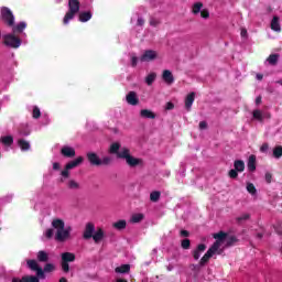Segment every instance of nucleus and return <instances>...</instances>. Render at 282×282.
Segmentation results:
<instances>
[{
	"label": "nucleus",
	"mask_w": 282,
	"mask_h": 282,
	"mask_svg": "<svg viewBox=\"0 0 282 282\" xmlns=\"http://www.w3.org/2000/svg\"><path fill=\"white\" fill-rule=\"evenodd\" d=\"M160 23H161L160 18H155V17L150 18V25L152 28H158Z\"/></svg>",
	"instance_id": "obj_38"
},
{
	"label": "nucleus",
	"mask_w": 282,
	"mask_h": 282,
	"mask_svg": "<svg viewBox=\"0 0 282 282\" xmlns=\"http://www.w3.org/2000/svg\"><path fill=\"white\" fill-rule=\"evenodd\" d=\"M95 231L96 227L94 226V224L88 223L84 231V239H91L94 237Z\"/></svg>",
	"instance_id": "obj_17"
},
{
	"label": "nucleus",
	"mask_w": 282,
	"mask_h": 282,
	"mask_svg": "<svg viewBox=\"0 0 282 282\" xmlns=\"http://www.w3.org/2000/svg\"><path fill=\"white\" fill-rule=\"evenodd\" d=\"M53 228V229H52ZM52 228L46 229L44 231V237L46 239H52V237H55V241H58L59 243H63L72 237V227H65V221L61 218H54L52 220ZM55 230V236H54Z\"/></svg>",
	"instance_id": "obj_2"
},
{
	"label": "nucleus",
	"mask_w": 282,
	"mask_h": 282,
	"mask_svg": "<svg viewBox=\"0 0 282 282\" xmlns=\"http://www.w3.org/2000/svg\"><path fill=\"white\" fill-rule=\"evenodd\" d=\"M53 171H61V163L54 162L53 163Z\"/></svg>",
	"instance_id": "obj_50"
},
{
	"label": "nucleus",
	"mask_w": 282,
	"mask_h": 282,
	"mask_svg": "<svg viewBox=\"0 0 282 282\" xmlns=\"http://www.w3.org/2000/svg\"><path fill=\"white\" fill-rule=\"evenodd\" d=\"M162 79L166 85H173V83H175V77H173V73L169 69L163 70Z\"/></svg>",
	"instance_id": "obj_18"
},
{
	"label": "nucleus",
	"mask_w": 282,
	"mask_h": 282,
	"mask_svg": "<svg viewBox=\"0 0 282 282\" xmlns=\"http://www.w3.org/2000/svg\"><path fill=\"white\" fill-rule=\"evenodd\" d=\"M74 261H76V254H74L73 252L61 253L62 272L67 274V272H69V263H74Z\"/></svg>",
	"instance_id": "obj_6"
},
{
	"label": "nucleus",
	"mask_w": 282,
	"mask_h": 282,
	"mask_svg": "<svg viewBox=\"0 0 282 282\" xmlns=\"http://www.w3.org/2000/svg\"><path fill=\"white\" fill-rule=\"evenodd\" d=\"M26 265H28V268H30V270H33V272H36V274L40 279H45L43 269L41 267H39V262H36V260H28Z\"/></svg>",
	"instance_id": "obj_10"
},
{
	"label": "nucleus",
	"mask_w": 282,
	"mask_h": 282,
	"mask_svg": "<svg viewBox=\"0 0 282 282\" xmlns=\"http://www.w3.org/2000/svg\"><path fill=\"white\" fill-rule=\"evenodd\" d=\"M234 166L238 173H243L246 169V163H243V161L241 160H238V161H235Z\"/></svg>",
	"instance_id": "obj_31"
},
{
	"label": "nucleus",
	"mask_w": 282,
	"mask_h": 282,
	"mask_svg": "<svg viewBox=\"0 0 282 282\" xmlns=\"http://www.w3.org/2000/svg\"><path fill=\"white\" fill-rule=\"evenodd\" d=\"M151 202H158L160 199V192H152L150 194Z\"/></svg>",
	"instance_id": "obj_43"
},
{
	"label": "nucleus",
	"mask_w": 282,
	"mask_h": 282,
	"mask_svg": "<svg viewBox=\"0 0 282 282\" xmlns=\"http://www.w3.org/2000/svg\"><path fill=\"white\" fill-rule=\"evenodd\" d=\"M248 169L251 172L257 171V156H254V155L249 156Z\"/></svg>",
	"instance_id": "obj_28"
},
{
	"label": "nucleus",
	"mask_w": 282,
	"mask_h": 282,
	"mask_svg": "<svg viewBox=\"0 0 282 282\" xmlns=\"http://www.w3.org/2000/svg\"><path fill=\"white\" fill-rule=\"evenodd\" d=\"M195 102V93H191L185 98V108L187 111H191V108L193 107V104Z\"/></svg>",
	"instance_id": "obj_22"
},
{
	"label": "nucleus",
	"mask_w": 282,
	"mask_h": 282,
	"mask_svg": "<svg viewBox=\"0 0 282 282\" xmlns=\"http://www.w3.org/2000/svg\"><path fill=\"white\" fill-rule=\"evenodd\" d=\"M87 158H88V162H90V164H93V166L102 165V160L98 156V154H96L94 152H89L87 154Z\"/></svg>",
	"instance_id": "obj_15"
},
{
	"label": "nucleus",
	"mask_w": 282,
	"mask_h": 282,
	"mask_svg": "<svg viewBox=\"0 0 282 282\" xmlns=\"http://www.w3.org/2000/svg\"><path fill=\"white\" fill-rule=\"evenodd\" d=\"M36 257L37 261L42 263H46V261H50V253H47V251L41 250L37 252Z\"/></svg>",
	"instance_id": "obj_24"
},
{
	"label": "nucleus",
	"mask_w": 282,
	"mask_h": 282,
	"mask_svg": "<svg viewBox=\"0 0 282 282\" xmlns=\"http://www.w3.org/2000/svg\"><path fill=\"white\" fill-rule=\"evenodd\" d=\"M253 120H258V122H263L265 118H270V115L268 112H264L260 109H256L252 111Z\"/></svg>",
	"instance_id": "obj_13"
},
{
	"label": "nucleus",
	"mask_w": 282,
	"mask_h": 282,
	"mask_svg": "<svg viewBox=\"0 0 282 282\" xmlns=\"http://www.w3.org/2000/svg\"><path fill=\"white\" fill-rule=\"evenodd\" d=\"M78 12H80V2H78V0H68V12L63 19L64 25H69V21H72Z\"/></svg>",
	"instance_id": "obj_5"
},
{
	"label": "nucleus",
	"mask_w": 282,
	"mask_h": 282,
	"mask_svg": "<svg viewBox=\"0 0 282 282\" xmlns=\"http://www.w3.org/2000/svg\"><path fill=\"white\" fill-rule=\"evenodd\" d=\"M265 63H267L268 65H276V64L279 63V54H271V55L267 58Z\"/></svg>",
	"instance_id": "obj_32"
},
{
	"label": "nucleus",
	"mask_w": 282,
	"mask_h": 282,
	"mask_svg": "<svg viewBox=\"0 0 282 282\" xmlns=\"http://www.w3.org/2000/svg\"><path fill=\"white\" fill-rule=\"evenodd\" d=\"M140 116L141 118H145L148 120H155V112H153V110L150 109H142L140 111Z\"/></svg>",
	"instance_id": "obj_21"
},
{
	"label": "nucleus",
	"mask_w": 282,
	"mask_h": 282,
	"mask_svg": "<svg viewBox=\"0 0 282 282\" xmlns=\"http://www.w3.org/2000/svg\"><path fill=\"white\" fill-rule=\"evenodd\" d=\"M241 36H242V37L248 36V31H247L246 29H242V30H241Z\"/></svg>",
	"instance_id": "obj_55"
},
{
	"label": "nucleus",
	"mask_w": 282,
	"mask_h": 282,
	"mask_svg": "<svg viewBox=\"0 0 282 282\" xmlns=\"http://www.w3.org/2000/svg\"><path fill=\"white\" fill-rule=\"evenodd\" d=\"M83 162H85V158L78 156L75 160L66 163V165L64 166V170L61 171V177H62L61 182H65V180H68L70 175L69 171H74V169H78V166H80Z\"/></svg>",
	"instance_id": "obj_4"
},
{
	"label": "nucleus",
	"mask_w": 282,
	"mask_h": 282,
	"mask_svg": "<svg viewBox=\"0 0 282 282\" xmlns=\"http://www.w3.org/2000/svg\"><path fill=\"white\" fill-rule=\"evenodd\" d=\"M181 236L182 237H188V231L187 230H182Z\"/></svg>",
	"instance_id": "obj_56"
},
{
	"label": "nucleus",
	"mask_w": 282,
	"mask_h": 282,
	"mask_svg": "<svg viewBox=\"0 0 282 282\" xmlns=\"http://www.w3.org/2000/svg\"><path fill=\"white\" fill-rule=\"evenodd\" d=\"M28 28V24L25 22H20L17 25H12V33L13 34H21L23 33V30H25Z\"/></svg>",
	"instance_id": "obj_20"
},
{
	"label": "nucleus",
	"mask_w": 282,
	"mask_h": 282,
	"mask_svg": "<svg viewBox=\"0 0 282 282\" xmlns=\"http://www.w3.org/2000/svg\"><path fill=\"white\" fill-rule=\"evenodd\" d=\"M4 45L11 47L12 50H19L21 47V39L17 36V33H8L3 35Z\"/></svg>",
	"instance_id": "obj_7"
},
{
	"label": "nucleus",
	"mask_w": 282,
	"mask_h": 282,
	"mask_svg": "<svg viewBox=\"0 0 282 282\" xmlns=\"http://www.w3.org/2000/svg\"><path fill=\"white\" fill-rule=\"evenodd\" d=\"M270 149V145L268 143H263L261 147H260V151L261 153H268V150Z\"/></svg>",
	"instance_id": "obj_46"
},
{
	"label": "nucleus",
	"mask_w": 282,
	"mask_h": 282,
	"mask_svg": "<svg viewBox=\"0 0 282 282\" xmlns=\"http://www.w3.org/2000/svg\"><path fill=\"white\" fill-rule=\"evenodd\" d=\"M200 17L203 19H208V17H210V13H208V11H206V10H203V11H200Z\"/></svg>",
	"instance_id": "obj_48"
},
{
	"label": "nucleus",
	"mask_w": 282,
	"mask_h": 282,
	"mask_svg": "<svg viewBox=\"0 0 282 282\" xmlns=\"http://www.w3.org/2000/svg\"><path fill=\"white\" fill-rule=\"evenodd\" d=\"M33 118L36 120L41 118V109L39 107H33V112H32Z\"/></svg>",
	"instance_id": "obj_42"
},
{
	"label": "nucleus",
	"mask_w": 282,
	"mask_h": 282,
	"mask_svg": "<svg viewBox=\"0 0 282 282\" xmlns=\"http://www.w3.org/2000/svg\"><path fill=\"white\" fill-rule=\"evenodd\" d=\"M113 227L117 228V230H124V228H127V221L119 220L113 224Z\"/></svg>",
	"instance_id": "obj_37"
},
{
	"label": "nucleus",
	"mask_w": 282,
	"mask_h": 282,
	"mask_svg": "<svg viewBox=\"0 0 282 282\" xmlns=\"http://www.w3.org/2000/svg\"><path fill=\"white\" fill-rule=\"evenodd\" d=\"M273 158H275V160H279L282 158V147L281 145H276L273 149Z\"/></svg>",
	"instance_id": "obj_35"
},
{
	"label": "nucleus",
	"mask_w": 282,
	"mask_h": 282,
	"mask_svg": "<svg viewBox=\"0 0 282 282\" xmlns=\"http://www.w3.org/2000/svg\"><path fill=\"white\" fill-rule=\"evenodd\" d=\"M61 153L64 158H75L76 156V150L69 145L62 147Z\"/></svg>",
	"instance_id": "obj_14"
},
{
	"label": "nucleus",
	"mask_w": 282,
	"mask_h": 282,
	"mask_svg": "<svg viewBox=\"0 0 282 282\" xmlns=\"http://www.w3.org/2000/svg\"><path fill=\"white\" fill-rule=\"evenodd\" d=\"M18 145L20 147L21 151H30V142L26 140L20 139L18 141Z\"/></svg>",
	"instance_id": "obj_33"
},
{
	"label": "nucleus",
	"mask_w": 282,
	"mask_h": 282,
	"mask_svg": "<svg viewBox=\"0 0 282 282\" xmlns=\"http://www.w3.org/2000/svg\"><path fill=\"white\" fill-rule=\"evenodd\" d=\"M259 239H261V234L258 235Z\"/></svg>",
	"instance_id": "obj_64"
},
{
	"label": "nucleus",
	"mask_w": 282,
	"mask_h": 282,
	"mask_svg": "<svg viewBox=\"0 0 282 282\" xmlns=\"http://www.w3.org/2000/svg\"><path fill=\"white\" fill-rule=\"evenodd\" d=\"M1 19L4 23H7L9 28H12V25H14V14L10 10V8H1Z\"/></svg>",
	"instance_id": "obj_8"
},
{
	"label": "nucleus",
	"mask_w": 282,
	"mask_h": 282,
	"mask_svg": "<svg viewBox=\"0 0 282 282\" xmlns=\"http://www.w3.org/2000/svg\"><path fill=\"white\" fill-rule=\"evenodd\" d=\"M271 30H273V32H281V23L279 22V17H273L272 21H271Z\"/></svg>",
	"instance_id": "obj_27"
},
{
	"label": "nucleus",
	"mask_w": 282,
	"mask_h": 282,
	"mask_svg": "<svg viewBox=\"0 0 282 282\" xmlns=\"http://www.w3.org/2000/svg\"><path fill=\"white\" fill-rule=\"evenodd\" d=\"M167 270H169V272H171L172 270H173V265H167Z\"/></svg>",
	"instance_id": "obj_61"
},
{
	"label": "nucleus",
	"mask_w": 282,
	"mask_h": 282,
	"mask_svg": "<svg viewBox=\"0 0 282 282\" xmlns=\"http://www.w3.org/2000/svg\"><path fill=\"white\" fill-rule=\"evenodd\" d=\"M126 100L128 105H131L132 107H135V105L140 102V99H138V94H135V91L128 93V95L126 96Z\"/></svg>",
	"instance_id": "obj_16"
},
{
	"label": "nucleus",
	"mask_w": 282,
	"mask_h": 282,
	"mask_svg": "<svg viewBox=\"0 0 282 282\" xmlns=\"http://www.w3.org/2000/svg\"><path fill=\"white\" fill-rule=\"evenodd\" d=\"M237 175H238V173H237L236 170H230L229 171V177L235 178V177H237Z\"/></svg>",
	"instance_id": "obj_51"
},
{
	"label": "nucleus",
	"mask_w": 282,
	"mask_h": 282,
	"mask_svg": "<svg viewBox=\"0 0 282 282\" xmlns=\"http://www.w3.org/2000/svg\"><path fill=\"white\" fill-rule=\"evenodd\" d=\"M111 163V158L105 156L104 160H101V164H110Z\"/></svg>",
	"instance_id": "obj_49"
},
{
	"label": "nucleus",
	"mask_w": 282,
	"mask_h": 282,
	"mask_svg": "<svg viewBox=\"0 0 282 282\" xmlns=\"http://www.w3.org/2000/svg\"><path fill=\"white\" fill-rule=\"evenodd\" d=\"M181 246H182V248H183L184 250H188V248H191V240L184 239V240L182 241Z\"/></svg>",
	"instance_id": "obj_45"
},
{
	"label": "nucleus",
	"mask_w": 282,
	"mask_h": 282,
	"mask_svg": "<svg viewBox=\"0 0 282 282\" xmlns=\"http://www.w3.org/2000/svg\"><path fill=\"white\" fill-rule=\"evenodd\" d=\"M203 4L200 2H197L193 6V12L194 14H199L202 12Z\"/></svg>",
	"instance_id": "obj_41"
},
{
	"label": "nucleus",
	"mask_w": 282,
	"mask_h": 282,
	"mask_svg": "<svg viewBox=\"0 0 282 282\" xmlns=\"http://www.w3.org/2000/svg\"><path fill=\"white\" fill-rule=\"evenodd\" d=\"M93 14L90 11H85V12H82L79 13V21L82 23H87V21H90Z\"/></svg>",
	"instance_id": "obj_29"
},
{
	"label": "nucleus",
	"mask_w": 282,
	"mask_h": 282,
	"mask_svg": "<svg viewBox=\"0 0 282 282\" xmlns=\"http://www.w3.org/2000/svg\"><path fill=\"white\" fill-rule=\"evenodd\" d=\"M131 270V267L129 264H122L121 267H117L115 271L117 274H127Z\"/></svg>",
	"instance_id": "obj_30"
},
{
	"label": "nucleus",
	"mask_w": 282,
	"mask_h": 282,
	"mask_svg": "<svg viewBox=\"0 0 282 282\" xmlns=\"http://www.w3.org/2000/svg\"><path fill=\"white\" fill-rule=\"evenodd\" d=\"M206 250V245L200 243L197 246L196 250L193 252L194 259L197 261L199 257H202V253Z\"/></svg>",
	"instance_id": "obj_23"
},
{
	"label": "nucleus",
	"mask_w": 282,
	"mask_h": 282,
	"mask_svg": "<svg viewBox=\"0 0 282 282\" xmlns=\"http://www.w3.org/2000/svg\"><path fill=\"white\" fill-rule=\"evenodd\" d=\"M130 23H131V25H133V28H143L144 26V18L142 15H140L139 13H134L131 17Z\"/></svg>",
	"instance_id": "obj_11"
},
{
	"label": "nucleus",
	"mask_w": 282,
	"mask_h": 282,
	"mask_svg": "<svg viewBox=\"0 0 282 282\" xmlns=\"http://www.w3.org/2000/svg\"><path fill=\"white\" fill-rule=\"evenodd\" d=\"M256 78H257V80H263V75L262 74H257Z\"/></svg>",
	"instance_id": "obj_57"
},
{
	"label": "nucleus",
	"mask_w": 282,
	"mask_h": 282,
	"mask_svg": "<svg viewBox=\"0 0 282 282\" xmlns=\"http://www.w3.org/2000/svg\"><path fill=\"white\" fill-rule=\"evenodd\" d=\"M256 105H261V97L260 96L256 98Z\"/></svg>",
	"instance_id": "obj_58"
},
{
	"label": "nucleus",
	"mask_w": 282,
	"mask_h": 282,
	"mask_svg": "<svg viewBox=\"0 0 282 282\" xmlns=\"http://www.w3.org/2000/svg\"><path fill=\"white\" fill-rule=\"evenodd\" d=\"M155 78H158V74H155V73H150V74L145 77V83H147V85H153V83H155Z\"/></svg>",
	"instance_id": "obj_34"
},
{
	"label": "nucleus",
	"mask_w": 282,
	"mask_h": 282,
	"mask_svg": "<svg viewBox=\"0 0 282 282\" xmlns=\"http://www.w3.org/2000/svg\"><path fill=\"white\" fill-rule=\"evenodd\" d=\"M214 239H216V241L200 259V262H199L200 265H206V263H208V261L212 259V257H215V254H221V252H224L225 248L227 246H230V243H232V241H235V238H232V237L229 238L228 235L224 231L214 234Z\"/></svg>",
	"instance_id": "obj_1"
},
{
	"label": "nucleus",
	"mask_w": 282,
	"mask_h": 282,
	"mask_svg": "<svg viewBox=\"0 0 282 282\" xmlns=\"http://www.w3.org/2000/svg\"><path fill=\"white\" fill-rule=\"evenodd\" d=\"M247 191L250 195H257V187H254V184L252 183L247 184Z\"/></svg>",
	"instance_id": "obj_39"
},
{
	"label": "nucleus",
	"mask_w": 282,
	"mask_h": 282,
	"mask_svg": "<svg viewBox=\"0 0 282 282\" xmlns=\"http://www.w3.org/2000/svg\"><path fill=\"white\" fill-rule=\"evenodd\" d=\"M67 188H69L70 191H79L80 188V183H78L76 180L70 178L67 181L66 183Z\"/></svg>",
	"instance_id": "obj_25"
},
{
	"label": "nucleus",
	"mask_w": 282,
	"mask_h": 282,
	"mask_svg": "<svg viewBox=\"0 0 282 282\" xmlns=\"http://www.w3.org/2000/svg\"><path fill=\"white\" fill-rule=\"evenodd\" d=\"M109 153L112 155H117L120 160H126V163L131 169H135V166H142L144 161L142 159H138L131 155V150L129 148H121L120 143L115 142L110 145Z\"/></svg>",
	"instance_id": "obj_3"
},
{
	"label": "nucleus",
	"mask_w": 282,
	"mask_h": 282,
	"mask_svg": "<svg viewBox=\"0 0 282 282\" xmlns=\"http://www.w3.org/2000/svg\"><path fill=\"white\" fill-rule=\"evenodd\" d=\"M56 270V267L53 263H46L44 267L43 272H54Z\"/></svg>",
	"instance_id": "obj_40"
},
{
	"label": "nucleus",
	"mask_w": 282,
	"mask_h": 282,
	"mask_svg": "<svg viewBox=\"0 0 282 282\" xmlns=\"http://www.w3.org/2000/svg\"><path fill=\"white\" fill-rule=\"evenodd\" d=\"M175 108V105H173V102H167L166 106H165V109L167 111H171V109H174Z\"/></svg>",
	"instance_id": "obj_53"
},
{
	"label": "nucleus",
	"mask_w": 282,
	"mask_h": 282,
	"mask_svg": "<svg viewBox=\"0 0 282 282\" xmlns=\"http://www.w3.org/2000/svg\"><path fill=\"white\" fill-rule=\"evenodd\" d=\"M131 65H132V67H135L138 65V57H135V56L131 57Z\"/></svg>",
	"instance_id": "obj_52"
},
{
	"label": "nucleus",
	"mask_w": 282,
	"mask_h": 282,
	"mask_svg": "<svg viewBox=\"0 0 282 282\" xmlns=\"http://www.w3.org/2000/svg\"><path fill=\"white\" fill-rule=\"evenodd\" d=\"M12 282H39V279L34 275H26L21 280L19 278H13Z\"/></svg>",
	"instance_id": "obj_26"
},
{
	"label": "nucleus",
	"mask_w": 282,
	"mask_h": 282,
	"mask_svg": "<svg viewBox=\"0 0 282 282\" xmlns=\"http://www.w3.org/2000/svg\"><path fill=\"white\" fill-rule=\"evenodd\" d=\"M93 239L95 243H100L102 239H105V231L102 228H98L94 234H93Z\"/></svg>",
	"instance_id": "obj_19"
},
{
	"label": "nucleus",
	"mask_w": 282,
	"mask_h": 282,
	"mask_svg": "<svg viewBox=\"0 0 282 282\" xmlns=\"http://www.w3.org/2000/svg\"><path fill=\"white\" fill-rule=\"evenodd\" d=\"M117 282H127L126 280H121V279H119V280H117Z\"/></svg>",
	"instance_id": "obj_63"
},
{
	"label": "nucleus",
	"mask_w": 282,
	"mask_h": 282,
	"mask_svg": "<svg viewBox=\"0 0 282 282\" xmlns=\"http://www.w3.org/2000/svg\"><path fill=\"white\" fill-rule=\"evenodd\" d=\"M142 219H144V215H142V214H134L131 217V223L132 224H140V221H142Z\"/></svg>",
	"instance_id": "obj_36"
},
{
	"label": "nucleus",
	"mask_w": 282,
	"mask_h": 282,
	"mask_svg": "<svg viewBox=\"0 0 282 282\" xmlns=\"http://www.w3.org/2000/svg\"><path fill=\"white\" fill-rule=\"evenodd\" d=\"M206 127H208V124L206 123V121H200V122H199V129H206Z\"/></svg>",
	"instance_id": "obj_54"
},
{
	"label": "nucleus",
	"mask_w": 282,
	"mask_h": 282,
	"mask_svg": "<svg viewBox=\"0 0 282 282\" xmlns=\"http://www.w3.org/2000/svg\"><path fill=\"white\" fill-rule=\"evenodd\" d=\"M264 180L267 184H270L272 182V174L270 172H267L264 175Z\"/></svg>",
	"instance_id": "obj_47"
},
{
	"label": "nucleus",
	"mask_w": 282,
	"mask_h": 282,
	"mask_svg": "<svg viewBox=\"0 0 282 282\" xmlns=\"http://www.w3.org/2000/svg\"><path fill=\"white\" fill-rule=\"evenodd\" d=\"M59 282H68V281H67V279H65V278H61V279H59Z\"/></svg>",
	"instance_id": "obj_60"
},
{
	"label": "nucleus",
	"mask_w": 282,
	"mask_h": 282,
	"mask_svg": "<svg viewBox=\"0 0 282 282\" xmlns=\"http://www.w3.org/2000/svg\"><path fill=\"white\" fill-rule=\"evenodd\" d=\"M44 118H45L44 124H50V117L45 116Z\"/></svg>",
	"instance_id": "obj_59"
},
{
	"label": "nucleus",
	"mask_w": 282,
	"mask_h": 282,
	"mask_svg": "<svg viewBox=\"0 0 282 282\" xmlns=\"http://www.w3.org/2000/svg\"><path fill=\"white\" fill-rule=\"evenodd\" d=\"M158 59V51L154 50H147L143 52V54L140 56L141 63H151L153 61Z\"/></svg>",
	"instance_id": "obj_9"
},
{
	"label": "nucleus",
	"mask_w": 282,
	"mask_h": 282,
	"mask_svg": "<svg viewBox=\"0 0 282 282\" xmlns=\"http://www.w3.org/2000/svg\"><path fill=\"white\" fill-rule=\"evenodd\" d=\"M248 219H250V214H242L240 217L237 218L239 224H241V221H248Z\"/></svg>",
	"instance_id": "obj_44"
},
{
	"label": "nucleus",
	"mask_w": 282,
	"mask_h": 282,
	"mask_svg": "<svg viewBox=\"0 0 282 282\" xmlns=\"http://www.w3.org/2000/svg\"><path fill=\"white\" fill-rule=\"evenodd\" d=\"M278 85H281L282 86V79L275 82Z\"/></svg>",
	"instance_id": "obj_62"
},
{
	"label": "nucleus",
	"mask_w": 282,
	"mask_h": 282,
	"mask_svg": "<svg viewBox=\"0 0 282 282\" xmlns=\"http://www.w3.org/2000/svg\"><path fill=\"white\" fill-rule=\"evenodd\" d=\"M0 144L4 147V151H10V148L14 144V138H12V135L1 137Z\"/></svg>",
	"instance_id": "obj_12"
}]
</instances>
